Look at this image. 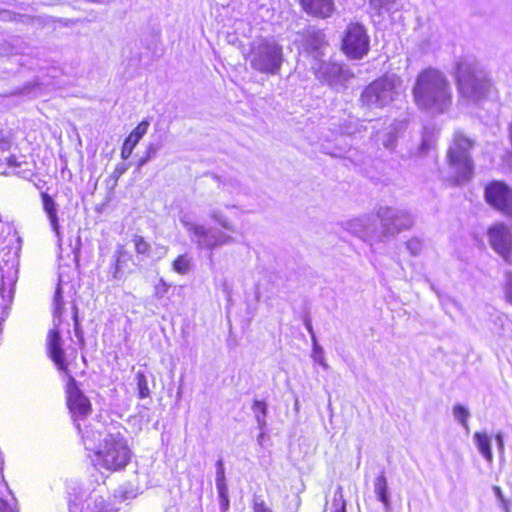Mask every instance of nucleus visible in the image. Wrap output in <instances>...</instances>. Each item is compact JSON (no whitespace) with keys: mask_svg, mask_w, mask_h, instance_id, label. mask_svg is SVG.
Segmentation results:
<instances>
[{"mask_svg":"<svg viewBox=\"0 0 512 512\" xmlns=\"http://www.w3.org/2000/svg\"><path fill=\"white\" fill-rule=\"evenodd\" d=\"M412 93L416 106L428 113L442 114L452 104L451 85L444 73L435 68L417 75Z\"/></svg>","mask_w":512,"mask_h":512,"instance_id":"f257e3e1","label":"nucleus"},{"mask_svg":"<svg viewBox=\"0 0 512 512\" xmlns=\"http://www.w3.org/2000/svg\"><path fill=\"white\" fill-rule=\"evenodd\" d=\"M455 76L462 103L478 104L487 97L491 88L490 81L473 58L460 59Z\"/></svg>","mask_w":512,"mask_h":512,"instance_id":"f03ea898","label":"nucleus"},{"mask_svg":"<svg viewBox=\"0 0 512 512\" xmlns=\"http://www.w3.org/2000/svg\"><path fill=\"white\" fill-rule=\"evenodd\" d=\"M131 458V451L127 442L115 424H111L107 430L103 443L94 453L92 459L94 465L107 471H119L124 469Z\"/></svg>","mask_w":512,"mask_h":512,"instance_id":"7ed1b4c3","label":"nucleus"},{"mask_svg":"<svg viewBox=\"0 0 512 512\" xmlns=\"http://www.w3.org/2000/svg\"><path fill=\"white\" fill-rule=\"evenodd\" d=\"M474 141L461 132H456L453 143L448 150V161L453 172V183L461 185L469 182L474 173V163L470 150Z\"/></svg>","mask_w":512,"mask_h":512,"instance_id":"20e7f679","label":"nucleus"},{"mask_svg":"<svg viewBox=\"0 0 512 512\" xmlns=\"http://www.w3.org/2000/svg\"><path fill=\"white\" fill-rule=\"evenodd\" d=\"M251 67L264 74L277 75L284 62L283 47L273 38H263L251 45Z\"/></svg>","mask_w":512,"mask_h":512,"instance_id":"39448f33","label":"nucleus"},{"mask_svg":"<svg viewBox=\"0 0 512 512\" xmlns=\"http://www.w3.org/2000/svg\"><path fill=\"white\" fill-rule=\"evenodd\" d=\"M402 93L400 78L385 75L370 83L361 94V102L368 108H383L397 99Z\"/></svg>","mask_w":512,"mask_h":512,"instance_id":"423d86ee","label":"nucleus"},{"mask_svg":"<svg viewBox=\"0 0 512 512\" xmlns=\"http://www.w3.org/2000/svg\"><path fill=\"white\" fill-rule=\"evenodd\" d=\"M180 222L188 233L190 240L199 249L214 250L225 245L234 244L235 238L217 228L193 222L187 215L180 218Z\"/></svg>","mask_w":512,"mask_h":512,"instance_id":"0eeeda50","label":"nucleus"},{"mask_svg":"<svg viewBox=\"0 0 512 512\" xmlns=\"http://www.w3.org/2000/svg\"><path fill=\"white\" fill-rule=\"evenodd\" d=\"M377 218L380 220L381 241L385 237H393L404 230H408L414 224L413 216L404 209L381 206L377 210Z\"/></svg>","mask_w":512,"mask_h":512,"instance_id":"6e6552de","label":"nucleus"},{"mask_svg":"<svg viewBox=\"0 0 512 512\" xmlns=\"http://www.w3.org/2000/svg\"><path fill=\"white\" fill-rule=\"evenodd\" d=\"M370 48V38L365 27L359 23L347 26L342 39L343 52L351 59H362Z\"/></svg>","mask_w":512,"mask_h":512,"instance_id":"1a4fd4ad","label":"nucleus"},{"mask_svg":"<svg viewBox=\"0 0 512 512\" xmlns=\"http://www.w3.org/2000/svg\"><path fill=\"white\" fill-rule=\"evenodd\" d=\"M312 69L317 79L335 90L343 88L345 82L350 77L349 71L345 70L341 65L334 62H326L323 58L313 62Z\"/></svg>","mask_w":512,"mask_h":512,"instance_id":"9d476101","label":"nucleus"},{"mask_svg":"<svg viewBox=\"0 0 512 512\" xmlns=\"http://www.w3.org/2000/svg\"><path fill=\"white\" fill-rule=\"evenodd\" d=\"M67 405L71 413L74 425L83 423L86 417L91 413V403L89 399L76 386L73 377H69L67 384Z\"/></svg>","mask_w":512,"mask_h":512,"instance_id":"9b49d317","label":"nucleus"},{"mask_svg":"<svg viewBox=\"0 0 512 512\" xmlns=\"http://www.w3.org/2000/svg\"><path fill=\"white\" fill-rule=\"evenodd\" d=\"M485 199L493 208L512 218V189L502 181H492L485 187Z\"/></svg>","mask_w":512,"mask_h":512,"instance_id":"f8f14e48","label":"nucleus"},{"mask_svg":"<svg viewBox=\"0 0 512 512\" xmlns=\"http://www.w3.org/2000/svg\"><path fill=\"white\" fill-rule=\"evenodd\" d=\"M343 227L346 231L364 241H381V235L376 220L371 215H363L346 221Z\"/></svg>","mask_w":512,"mask_h":512,"instance_id":"ddd939ff","label":"nucleus"},{"mask_svg":"<svg viewBox=\"0 0 512 512\" xmlns=\"http://www.w3.org/2000/svg\"><path fill=\"white\" fill-rule=\"evenodd\" d=\"M492 248L507 262L512 263V235L503 224H497L488 231Z\"/></svg>","mask_w":512,"mask_h":512,"instance_id":"4468645a","label":"nucleus"},{"mask_svg":"<svg viewBox=\"0 0 512 512\" xmlns=\"http://www.w3.org/2000/svg\"><path fill=\"white\" fill-rule=\"evenodd\" d=\"M75 427L81 436L82 443L86 450L93 451L94 453L103 443V438L109 429V427L104 429V425L100 421H94L89 424L85 422L78 423Z\"/></svg>","mask_w":512,"mask_h":512,"instance_id":"2eb2a0df","label":"nucleus"},{"mask_svg":"<svg viewBox=\"0 0 512 512\" xmlns=\"http://www.w3.org/2000/svg\"><path fill=\"white\" fill-rule=\"evenodd\" d=\"M326 48L327 42L323 31L309 28L305 34L304 49L312 56L314 62L325 56Z\"/></svg>","mask_w":512,"mask_h":512,"instance_id":"dca6fc26","label":"nucleus"},{"mask_svg":"<svg viewBox=\"0 0 512 512\" xmlns=\"http://www.w3.org/2000/svg\"><path fill=\"white\" fill-rule=\"evenodd\" d=\"M404 124L402 122H393L382 131L375 135V142L381 144L389 152H393L397 146V141L402 135Z\"/></svg>","mask_w":512,"mask_h":512,"instance_id":"f3484780","label":"nucleus"},{"mask_svg":"<svg viewBox=\"0 0 512 512\" xmlns=\"http://www.w3.org/2000/svg\"><path fill=\"white\" fill-rule=\"evenodd\" d=\"M47 349L50 358L55 363L57 368L61 371H66L68 364L66 362L65 354L61 346V336L56 328L49 331L47 337Z\"/></svg>","mask_w":512,"mask_h":512,"instance_id":"a211bd4d","label":"nucleus"},{"mask_svg":"<svg viewBox=\"0 0 512 512\" xmlns=\"http://www.w3.org/2000/svg\"><path fill=\"white\" fill-rule=\"evenodd\" d=\"M2 286L0 287V310H2V314L4 310H6L13 298V290L12 287L15 285L17 281V269L12 265L6 271L2 270Z\"/></svg>","mask_w":512,"mask_h":512,"instance_id":"6ab92c4d","label":"nucleus"},{"mask_svg":"<svg viewBox=\"0 0 512 512\" xmlns=\"http://www.w3.org/2000/svg\"><path fill=\"white\" fill-rule=\"evenodd\" d=\"M149 125L150 124L147 120H143L125 139L121 149V158L123 160H127L131 156L136 145L139 143L141 138L147 133Z\"/></svg>","mask_w":512,"mask_h":512,"instance_id":"aec40b11","label":"nucleus"},{"mask_svg":"<svg viewBox=\"0 0 512 512\" xmlns=\"http://www.w3.org/2000/svg\"><path fill=\"white\" fill-rule=\"evenodd\" d=\"M303 9L316 17H330L334 11L333 0H301Z\"/></svg>","mask_w":512,"mask_h":512,"instance_id":"412c9836","label":"nucleus"},{"mask_svg":"<svg viewBox=\"0 0 512 512\" xmlns=\"http://www.w3.org/2000/svg\"><path fill=\"white\" fill-rule=\"evenodd\" d=\"M373 490L376 498L383 504L384 510L389 512L391 510V500L388 487V481L384 471H382L373 481Z\"/></svg>","mask_w":512,"mask_h":512,"instance_id":"4be33fe9","label":"nucleus"},{"mask_svg":"<svg viewBox=\"0 0 512 512\" xmlns=\"http://www.w3.org/2000/svg\"><path fill=\"white\" fill-rule=\"evenodd\" d=\"M41 198H42V204H43V209L47 215V218L50 222V226L52 228V230L55 232L56 236L59 237L60 236V225H59V219H58V208H57V204L56 202L53 200V198L43 192L41 193Z\"/></svg>","mask_w":512,"mask_h":512,"instance_id":"5701e85b","label":"nucleus"},{"mask_svg":"<svg viewBox=\"0 0 512 512\" xmlns=\"http://www.w3.org/2000/svg\"><path fill=\"white\" fill-rule=\"evenodd\" d=\"M7 165L9 170L1 171L2 175H16L25 179H28L32 176V172L29 169H23V166H27L28 163L26 161H21L15 155H11L7 158Z\"/></svg>","mask_w":512,"mask_h":512,"instance_id":"b1692460","label":"nucleus"},{"mask_svg":"<svg viewBox=\"0 0 512 512\" xmlns=\"http://www.w3.org/2000/svg\"><path fill=\"white\" fill-rule=\"evenodd\" d=\"M130 259L129 253L123 246H118L112 256V263L109 267V274L113 279L119 280L123 276V271L120 268V262H126Z\"/></svg>","mask_w":512,"mask_h":512,"instance_id":"393cba45","label":"nucleus"},{"mask_svg":"<svg viewBox=\"0 0 512 512\" xmlns=\"http://www.w3.org/2000/svg\"><path fill=\"white\" fill-rule=\"evenodd\" d=\"M473 438L479 453L491 464L493 462V453L490 436L485 432H475Z\"/></svg>","mask_w":512,"mask_h":512,"instance_id":"a878e982","label":"nucleus"},{"mask_svg":"<svg viewBox=\"0 0 512 512\" xmlns=\"http://www.w3.org/2000/svg\"><path fill=\"white\" fill-rule=\"evenodd\" d=\"M352 131L349 130L348 127L341 128L340 136L336 137L337 144L333 149H330L328 146H323V151L326 154H329L333 157H343L346 152L350 151V145L345 143L342 146V143L345 140V136H350Z\"/></svg>","mask_w":512,"mask_h":512,"instance_id":"bb28decb","label":"nucleus"},{"mask_svg":"<svg viewBox=\"0 0 512 512\" xmlns=\"http://www.w3.org/2000/svg\"><path fill=\"white\" fill-rule=\"evenodd\" d=\"M193 268V258L188 253L179 255L172 262V270L180 275L188 274Z\"/></svg>","mask_w":512,"mask_h":512,"instance_id":"cd10ccee","label":"nucleus"},{"mask_svg":"<svg viewBox=\"0 0 512 512\" xmlns=\"http://www.w3.org/2000/svg\"><path fill=\"white\" fill-rule=\"evenodd\" d=\"M371 6L381 14L383 11L392 13L402 8V0H370Z\"/></svg>","mask_w":512,"mask_h":512,"instance_id":"c85d7f7f","label":"nucleus"},{"mask_svg":"<svg viewBox=\"0 0 512 512\" xmlns=\"http://www.w3.org/2000/svg\"><path fill=\"white\" fill-rule=\"evenodd\" d=\"M252 411L254 413L258 428L265 430L267 426V404L264 401L255 400L252 405Z\"/></svg>","mask_w":512,"mask_h":512,"instance_id":"c756f323","label":"nucleus"},{"mask_svg":"<svg viewBox=\"0 0 512 512\" xmlns=\"http://www.w3.org/2000/svg\"><path fill=\"white\" fill-rule=\"evenodd\" d=\"M210 218L216 222L219 226H221L223 229L230 231V232H236L235 226L232 224V222L224 215L223 211L220 209H212L209 212Z\"/></svg>","mask_w":512,"mask_h":512,"instance_id":"7c9ffc66","label":"nucleus"},{"mask_svg":"<svg viewBox=\"0 0 512 512\" xmlns=\"http://www.w3.org/2000/svg\"><path fill=\"white\" fill-rule=\"evenodd\" d=\"M452 413L455 420H457L463 428L468 430V419L470 417L469 410L461 404H456L452 409Z\"/></svg>","mask_w":512,"mask_h":512,"instance_id":"2f4dec72","label":"nucleus"},{"mask_svg":"<svg viewBox=\"0 0 512 512\" xmlns=\"http://www.w3.org/2000/svg\"><path fill=\"white\" fill-rule=\"evenodd\" d=\"M136 381L139 398H148L150 396V389L148 387V380L145 373L142 371H138L136 373Z\"/></svg>","mask_w":512,"mask_h":512,"instance_id":"473e14b6","label":"nucleus"},{"mask_svg":"<svg viewBox=\"0 0 512 512\" xmlns=\"http://www.w3.org/2000/svg\"><path fill=\"white\" fill-rule=\"evenodd\" d=\"M62 309H63V297L60 287L56 289L55 295H54V325L57 326L61 322V316H62Z\"/></svg>","mask_w":512,"mask_h":512,"instance_id":"72a5a7b5","label":"nucleus"},{"mask_svg":"<svg viewBox=\"0 0 512 512\" xmlns=\"http://www.w3.org/2000/svg\"><path fill=\"white\" fill-rule=\"evenodd\" d=\"M216 488L217 490L228 489L225 477V469L223 460L219 459L216 462Z\"/></svg>","mask_w":512,"mask_h":512,"instance_id":"f704fd0d","label":"nucleus"},{"mask_svg":"<svg viewBox=\"0 0 512 512\" xmlns=\"http://www.w3.org/2000/svg\"><path fill=\"white\" fill-rule=\"evenodd\" d=\"M135 251L138 255H148L150 250V244L145 241L142 236L135 235L133 237Z\"/></svg>","mask_w":512,"mask_h":512,"instance_id":"c9c22d12","label":"nucleus"},{"mask_svg":"<svg viewBox=\"0 0 512 512\" xmlns=\"http://www.w3.org/2000/svg\"><path fill=\"white\" fill-rule=\"evenodd\" d=\"M90 512H115L113 507L107 505L101 496H95L94 506L90 508Z\"/></svg>","mask_w":512,"mask_h":512,"instance_id":"e433bc0d","label":"nucleus"},{"mask_svg":"<svg viewBox=\"0 0 512 512\" xmlns=\"http://www.w3.org/2000/svg\"><path fill=\"white\" fill-rule=\"evenodd\" d=\"M170 287V284H168L163 278H160L158 283L154 286V296L157 299L163 298L168 293Z\"/></svg>","mask_w":512,"mask_h":512,"instance_id":"4c0bfd02","label":"nucleus"},{"mask_svg":"<svg viewBox=\"0 0 512 512\" xmlns=\"http://www.w3.org/2000/svg\"><path fill=\"white\" fill-rule=\"evenodd\" d=\"M406 247L413 256H417L423 249V242L418 238H412L406 242Z\"/></svg>","mask_w":512,"mask_h":512,"instance_id":"58836bf2","label":"nucleus"},{"mask_svg":"<svg viewBox=\"0 0 512 512\" xmlns=\"http://www.w3.org/2000/svg\"><path fill=\"white\" fill-rule=\"evenodd\" d=\"M253 512H273L261 496L255 495L252 500Z\"/></svg>","mask_w":512,"mask_h":512,"instance_id":"ea45409f","label":"nucleus"},{"mask_svg":"<svg viewBox=\"0 0 512 512\" xmlns=\"http://www.w3.org/2000/svg\"><path fill=\"white\" fill-rule=\"evenodd\" d=\"M219 496V505L221 512H228L230 507L228 489L217 490Z\"/></svg>","mask_w":512,"mask_h":512,"instance_id":"a19ab883","label":"nucleus"},{"mask_svg":"<svg viewBox=\"0 0 512 512\" xmlns=\"http://www.w3.org/2000/svg\"><path fill=\"white\" fill-rule=\"evenodd\" d=\"M13 144V138L10 132L0 131V150L8 151Z\"/></svg>","mask_w":512,"mask_h":512,"instance_id":"79ce46f5","label":"nucleus"},{"mask_svg":"<svg viewBox=\"0 0 512 512\" xmlns=\"http://www.w3.org/2000/svg\"><path fill=\"white\" fill-rule=\"evenodd\" d=\"M15 231L11 224L0 220V242H4L8 236H14Z\"/></svg>","mask_w":512,"mask_h":512,"instance_id":"37998d69","label":"nucleus"},{"mask_svg":"<svg viewBox=\"0 0 512 512\" xmlns=\"http://www.w3.org/2000/svg\"><path fill=\"white\" fill-rule=\"evenodd\" d=\"M332 512H346V503L341 492L336 493L334 496Z\"/></svg>","mask_w":512,"mask_h":512,"instance_id":"c03bdc74","label":"nucleus"},{"mask_svg":"<svg viewBox=\"0 0 512 512\" xmlns=\"http://www.w3.org/2000/svg\"><path fill=\"white\" fill-rule=\"evenodd\" d=\"M505 279V295L507 300L512 304V272H507Z\"/></svg>","mask_w":512,"mask_h":512,"instance_id":"a18cd8bd","label":"nucleus"},{"mask_svg":"<svg viewBox=\"0 0 512 512\" xmlns=\"http://www.w3.org/2000/svg\"><path fill=\"white\" fill-rule=\"evenodd\" d=\"M129 166L126 163H118L112 172L111 176L117 181L127 170Z\"/></svg>","mask_w":512,"mask_h":512,"instance_id":"49530a36","label":"nucleus"},{"mask_svg":"<svg viewBox=\"0 0 512 512\" xmlns=\"http://www.w3.org/2000/svg\"><path fill=\"white\" fill-rule=\"evenodd\" d=\"M433 139L432 136H428L427 133H424L422 142L420 145V152L427 153V151L432 147Z\"/></svg>","mask_w":512,"mask_h":512,"instance_id":"de8ad7c7","label":"nucleus"},{"mask_svg":"<svg viewBox=\"0 0 512 512\" xmlns=\"http://www.w3.org/2000/svg\"><path fill=\"white\" fill-rule=\"evenodd\" d=\"M312 344H313L312 359L314 360V362H316L317 358H324V350L318 344L317 338H314V342Z\"/></svg>","mask_w":512,"mask_h":512,"instance_id":"09e8293b","label":"nucleus"},{"mask_svg":"<svg viewBox=\"0 0 512 512\" xmlns=\"http://www.w3.org/2000/svg\"><path fill=\"white\" fill-rule=\"evenodd\" d=\"M160 148H161L160 143H150L147 147L146 155L148 156V158L153 159L157 155Z\"/></svg>","mask_w":512,"mask_h":512,"instance_id":"8fccbe9b","label":"nucleus"},{"mask_svg":"<svg viewBox=\"0 0 512 512\" xmlns=\"http://www.w3.org/2000/svg\"><path fill=\"white\" fill-rule=\"evenodd\" d=\"M495 440H496L498 452H499L500 456H503L504 450H505L503 434L501 432H498L495 435Z\"/></svg>","mask_w":512,"mask_h":512,"instance_id":"3c124183","label":"nucleus"},{"mask_svg":"<svg viewBox=\"0 0 512 512\" xmlns=\"http://www.w3.org/2000/svg\"><path fill=\"white\" fill-rule=\"evenodd\" d=\"M303 323H304V326H305L306 330L309 332V334L311 336L312 343H313L314 342V338H316V335H315V332H314V329H313L310 317L309 316H305L304 319H303Z\"/></svg>","mask_w":512,"mask_h":512,"instance_id":"603ef678","label":"nucleus"},{"mask_svg":"<svg viewBox=\"0 0 512 512\" xmlns=\"http://www.w3.org/2000/svg\"><path fill=\"white\" fill-rule=\"evenodd\" d=\"M0 512H16L15 509L3 498L0 497Z\"/></svg>","mask_w":512,"mask_h":512,"instance_id":"864d4df0","label":"nucleus"},{"mask_svg":"<svg viewBox=\"0 0 512 512\" xmlns=\"http://www.w3.org/2000/svg\"><path fill=\"white\" fill-rule=\"evenodd\" d=\"M493 492H494L495 497L497 498L499 504L502 503V502H505L507 500V499H505V497L503 495V492H502L500 487L494 486L493 487Z\"/></svg>","mask_w":512,"mask_h":512,"instance_id":"5fc2aeb1","label":"nucleus"},{"mask_svg":"<svg viewBox=\"0 0 512 512\" xmlns=\"http://www.w3.org/2000/svg\"><path fill=\"white\" fill-rule=\"evenodd\" d=\"M69 510L70 512H79V504H77L75 501H69Z\"/></svg>","mask_w":512,"mask_h":512,"instance_id":"6e6d98bb","label":"nucleus"},{"mask_svg":"<svg viewBox=\"0 0 512 512\" xmlns=\"http://www.w3.org/2000/svg\"><path fill=\"white\" fill-rule=\"evenodd\" d=\"M499 507L502 509L503 512H510V502L508 500L500 503Z\"/></svg>","mask_w":512,"mask_h":512,"instance_id":"4d7b16f0","label":"nucleus"},{"mask_svg":"<svg viewBox=\"0 0 512 512\" xmlns=\"http://www.w3.org/2000/svg\"><path fill=\"white\" fill-rule=\"evenodd\" d=\"M315 363H317V364H319L320 366H322L325 370H328V369H329V365H328V364H327V362L325 361V358H317Z\"/></svg>","mask_w":512,"mask_h":512,"instance_id":"13d9d810","label":"nucleus"},{"mask_svg":"<svg viewBox=\"0 0 512 512\" xmlns=\"http://www.w3.org/2000/svg\"><path fill=\"white\" fill-rule=\"evenodd\" d=\"M151 158H148L147 155H145L144 157H142L140 160H139V163H138V166L139 167H142L144 166L148 161H150Z\"/></svg>","mask_w":512,"mask_h":512,"instance_id":"bf43d9fd","label":"nucleus"},{"mask_svg":"<svg viewBox=\"0 0 512 512\" xmlns=\"http://www.w3.org/2000/svg\"><path fill=\"white\" fill-rule=\"evenodd\" d=\"M265 430H260V434L257 436V442L259 445H262L264 440Z\"/></svg>","mask_w":512,"mask_h":512,"instance_id":"052dcab7","label":"nucleus"},{"mask_svg":"<svg viewBox=\"0 0 512 512\" xmlns=\"http://www.w3.org/2000/svg\"><path fill=\"white\" fill-rule=\"evenodd\" d=\"M160 250H161V251H160V254H161V255H166V254H167V251H168V248H167V247H165V246H161V247H160Z\"/></svg>","mask_w":512,"mask_h":512,"instance_id":"680f3d73","label":"nucleus"},{"mask_svg":"<svg viewBox=\"0 0 512 512\" xmlns=\"http://www.w3.org/2000/svg\"><path fill=\"white\" fill-rule=\"evenodd\" d=\"M4 314H5V312H4L3 314L1 313L0 321H1V320H3V318H4Z\"/></svg>","mask_w":512,"mask_h":512,"instance_id":"e2e57ef3","label":"nucleus"},{"mask_svg":"<svg viewBox=\"0 0 512 512\" xmlns=\"http://www.w3.org/2000/svg\"><path fill=\"white\" fill-rule=\"evenodd\" d=\"M125 262H120V268L122 269V266Z\"/></svg>","mask_w":512,"mask_h":512,"instance_id":"0e129e2a","label":"nucleus"}]
</instances>
